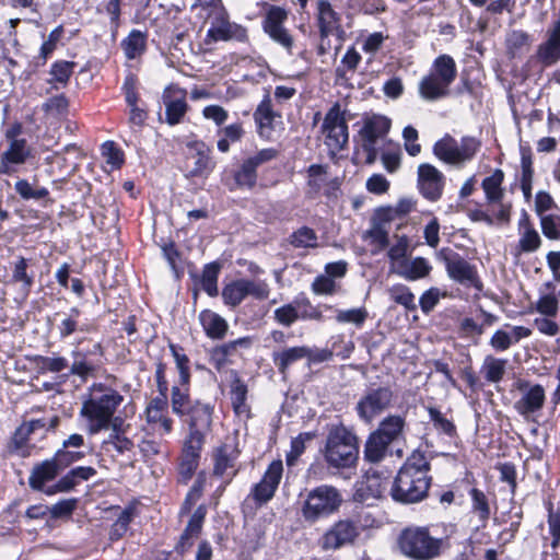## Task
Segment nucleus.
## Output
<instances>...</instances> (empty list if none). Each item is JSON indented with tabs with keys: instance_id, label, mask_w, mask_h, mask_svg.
Wrapping results in <instances>:
<instances>
[{
	"instance_id": "f03ea898",
	"label": "nucleus",
	"mask_w": 560,
	"mask_h": 560,
	"mask_svg": "<svg viewBox=\"0 0 560 560\" xmlns=\"http://www.w3.org/2000/svg\"><path fill=\"white\" fill-rule=\"evenodd\" d=\"M401 553L411 560H434L446 548L443 538L433 537L428 527L411 526L401 530L398 537Z\"/></svg>"
},
{
	"instance_id": "39448f33",
	"label": "nucleus",
	"mask_w": 560,
	"mask_h": 560,
	"mask_svg": "<svg viewBox=\"0 0 560 560\" xmlns=\"http://www.w3.org/2000/svg\"><path fill=\"white\" fill-rule=\"evenodd\" d=\"M481 147L479 140L465 136L458 142L451 135H445L433 145V154L442 162L453 166H463L471 161Z\"/></svg>"
},
{
	"instance_id": "4be33fe9",
	"label": "nucleus",
	"mask_w": 560,
	"mask_h": 560,
	"mask_svg": "<svg viewBox=\"0 0 560 560\" xmlns=\"http://www.w3.org/2000/svg\"><path fill=\"white\" fill-rule=\"evenodd\" d=\"M31 154L25 139H12L9 148L1 154L0 174L10 175L12 164H23Z\"/></svg>"
},
{
	"instance_id": "bf43d9fd",
	"label": "nucleus",
	"mask_w": 560,
	"mask_h": 560,
	"mask_svg": "<svg viewBox=\"0 0 560 560\" xmlns=\"http://www.w3.org/2000/svg\"><path fill=\"white\" fill-rule=\"evenodd\" d=\"M535 310L546 317H556L559 311V301L551 293L541 295L535 304Z\"/></svg>"
},
{
	"instance_id": "423d86ee",
	"label": "nucleus",
	"mask_w": 560,
	"mask_h": 560,
	"mask_svg": "<svg viewBox=\"0 0 560 560\" xmlns=\"http://www.w3.org/2000/svg\"><path fill=\"white\" fill-rule=\"evenodd\" d=\"M342 497L332 486L322 485L311 490L302 508L303 517L316 522L335 513L341 505Z\"/></svg>"
},
{
	"instance_id": "4c0bfd02",
	"label": "nucleus",
	"mask_w": 560,
	"mask_h": 560,
	"mask_svg": "<svg viewBox=\"0 0 560 560\" xmlns=\"http://www.w3.org/2000/svg\"><path fill=\"white\" fill-rule=\"evenodd\" d=\"M295 304H299V302L285 304L281 307H278L275 311V319L283 325V326H291L294 322H296L299 318H320V313L317 311H314L312 314H299L298 306Z\"/></svg>"
},
{
	"instance_id": "9b49d317",
	"label": "nucleus",
	"mask_w": 560,
	"mask_h": 560,
	"mask_svg": "<svg viewBox=\"0 0 560 560\" xmlns=\"http://www.w3.org/2000/svg\"><path fill=\"white\" fill-rule=\"evenodd\" d=\"M210 27L207 31V40L229 42L235 40L245 43L248 40L247 28L230 20L226 9L221 10L214 16L210 18Z\"/></svg>"
},
{
	"instance_id": "e2e57ef3",
	"label": "nucleus",
	"mask_w": 560,
	"mask_h": 560,
	"mask_svg": "<svg viewBox=\"0 0 560 560\" xmlns=\"http://www.w3.org/2000/svg\"><path fill=\"white\" fill-rule=\"evenodd\" d=\"M540 226L544 235L550 240L560 238V215L547 214L540 217Z\"/></svg>"
},
{
	"instance_id": "052dcab7",
	"label": "nucleus",
	"mask_w": 560,
	"mask_h": 560,
	"mask_svg": "<svg viewBox=\"0 0 560 560\" xmlns=\"http://www.w3.org/2000/svg\"><path fill=\"white\" fill-rule=\"evenodd\" d=\"M368 318V311L364 307L340 310L337 312L336 319L338 323H350L361 326Z\"/></svg>"
},
{
	"instance_id": "a19ab883",
	"label": "nucleus",
	"mask_w": 560,
	"mask_h": 560,
	"mask_svg": "<svg viewBox=\"0 0 560 560\" xmlns=\"http://www.w3.org/2000/svg\"><path fill=\"white\" fill-rule=\"evenodd\" d=\"M289 243L295 248L318 247V235L308 226H301L289 236Z\"/></svg>"
},
{
	"instance_id": "7c9ffc66",
	"label": "nucleus",
	"mask_w": 560,
	"mask_h": 560,
	"mask_svg": "<svg viewBox=\"0 0 560 560\" xmlns=\"http://www.w3.org/2000/svg\"><path fill=\"white\" fill-rule=\"evenodd\" d=\"M504 182V172L500 168L493 171V173L486 177L481 187L485 191L486 200L488 205H497L505 195L502 184Z\"/></svg>"
},
{
	"instance_id": "20e7f679",
	"label": "nucleus",
	"mask_w": 560,
	"mask_h": 560,
	"mask_svg": "<svg viewBox=\"0 0 560 560\" xmlns=\"http://www.w3.org/2000/svg\"><path fill=\"white\" fill-rule=\"evenodd\" d=\"M93 389L91 398L83 404L81 412L92 422V432H97L108 428L116 408L122 401V396L110 387H93Z\"/></svg>"
},
{
	"instance_id": "5fc2aeb1",
	"label": "nucleus",
	"mask_w": 560,
	"mask_h": 560,
	"mask_svg": "<svg viewBox=\"0 0 560 560\" xmlns=\"http://www.w3.org/2000/svg\"><path fill=\"white\" fill-rule=\"evenodd\" d=\"M389 295L397 304L402 305L409 311H415L417 305L415 303V295L410 289L405 284H395L389 290Z\"/></svg>"
},
{
	"instance_id": "72a5a7b5",
	"label": "nucleus",
	"mask_w": 560,
	"mask_h": 560,
	"mask_svg": "<svg viewBox=\"0 0 560 560\" xmlns=\"http://www.w3.org/2000/svg\"><path fill=\"white\" fill-rule=\"evenodd\" d=\"M121 49L127 59L132 60L140 57L147 48V34L132 30L120 43Z\"/></svg>"
},
{
	"instance_id": "0eeeda50",
	"label": "nucleus",
	"mask_w": 560,
	"mask_h": 560,
	"mask_svg": "<svg viewBox=\"0 0 560 560\" xmlns=\"http://www.w3.org/2000/svg\"><path fill=\"white\" fill-rule=\"evenodd\" d=\"M261 8L265 14L261 21V27L265 34L277 45L282 47L289 55L292 54L294 38L285 27L289 12L279 5L262 2Z\"/></svg>"
},
{
	"instance_id": "9d476101",
	"label": "nucleus",
	"mask_w": 560,
	"mask_h": 560,
	"mask_svg": "<svg viewBox=\"0 0 560 560\" xmlns=\"http://www.w3.org/2000/svg\"><path fill=\"white\" fill-rule=\"evenodd\" d=\"M83 340L78 342V347L72 349V363L69 368V374L78 376L82 383L88 382L89 377H94L101 365L103 357V347L100 342H94L91 348H80Z\"/></svg>"
},
{
	"instance_id": "a878e982",
	"label": "nucleus",
	"mask_w": 560,
	"mask_h": 560,
	"mask_svg": "<svg viewBox=\"0 0 560 560\" xmlns=\"http://www.w3.org/2000/svg\"><path fill=\"white\" fill-rule=\"evenodd\" d=\"M187 145L194 152L192 156L195 158L194 167L189 172L190 176L208 175L214 167L210 148L199 140L191 141Z\"/></svg>"
},
{
	"instance_id": "79ce46f5",
	"label": "nucleus",
	"mask_w": 560,
	"mask_h": 560,
	"mask_svg": "<svg viewBox=\"0 0 560 560\" xmlns=\"http://www.w3.org/2000/svg\"><path fill=\"white\" fill-rule=\"evenodd\" d=\"M14 189L23 200H42L49 196V190L46 187L31 184L26 179L16 180Z\"/></svg>"
},
{
	"instance_id": "0e129e2a",
	"label": "nucleus",
	"mask_w": 560,
	"mask_h": 560,
	"mask_svg": "<svg viewBox=\"0 0 560 560\" xmlns=\"http://www.w3.org/2000/svg\"><path fill=\"white\" fill-rule=\"evenodd\" d=\"M102 154L113 168H119L124 164V153L113 141L103 143Z\"/></svg>"
},
{
	"instance_id": "13d9d810",
	"label": "nucleus",
	"mask_w": 560,
	"mask_h": 560,
	"mask_svg": "<svg viewBox=\"0 0 560 560\" xmlns=\"http://www.w3.org/2000/svg\"><path fill=\"white\" fill-rule=\"evenodd\" d=\"M26 269L27 260L22 256L18 257L13 265L12 279L14 282H21L25 292L28 293L34 280L33 277L26 272Z\"/></svg>"
},
{
	"instance_id": "5701e85b",
	"label": "nucleus",
	"mask_w": 560,
	"mask_h": 560,
	"mask_svg": "<svg viewBox=\"0 0 560 560\" xmlns=\"http://www.w3.org/2000/svg\"><path fill=\"white\" fill-rule=\"evenodd\" d=\"M392 121L385 116L373 115L364 120L360 131L362 143H374L385 138L390 129Z\"/></svg>"
},
{
	"instance_id": "f8f14e48",
	"label": "nucleus",
	"mask_w": 560,
	"mask_h": 560,
	"mask_svg": "<svg viewBox=\"0 0 560 560\" xmlns=\"http://www.w3.org/2000/svg\"><path fill=\"white\" fill-rule=\"evenodd\" d=\"M167 389L168 387H160V394L151 399L145 409L148 424L161 436L173 430V420L168 417Z\"/></svg>"
},
{
	"instance_id": "2eb2a0df",
	"label": "nucleus",
	"mask_w": 560,
	"mask_h": 560,
	"mask_svg": "<svg viewBox=\"0 0 560 560\" xmlns=\"http://www.w3.org/2000/svg\"><path fill=\"white\" fill-rule=\"evenodd\" d=\"M359 535L360 528L357 522L349 518L340 520L324 534L320 546L324 550H336L352 544Z\"/></svg>"
},
{
	"instance_id": "f704fd0d",
	"label": "nucleus",
	"mask_w": 560,
	"mask_h": 560,
	"mask_svg": "<svg viewBox=\"0 0 560 560\" xmlns=\"http://www.w3.org/2000/svg\"><path fill=\"white\" fill-rule=\"evenodd\" d=\"M74 66L75 63L73 61L67 60L54 62L49 71L50 79L47 80L51 89L59 90L60 88H65L73 73Z\"/></svg>"
},
{
	"instance_id": "ddd939ff",
	"label": "nucleus",
	"mask_w": 560,
	"mask_h": 560,
	"mask_svg": "<svg viewBox=\"0 0 560 560\" xmlns=\"http://www.w3.org/2000/svg\"><path fill=\"white\" fill-rule=\"evenodd\" d=\"M59 423V418L54 416L49 419L40 418L31 421L23 422L18 427L10 441L11 452L20 453L24 447L27 446L30 436L32 434H38L39 439L45 438L46 433L54 430Z\"/></svg>"
},
{
	"instance_id": "37998d69",
	"label": "nucleus",
	"mask_w": 560,
	"mask_h": 560,
	"mask_svg": "<svg viewBox=\"0 0 560 560\" xmlns=\"http://www.w3.org/2000/svg\"><path fill=\"white\" fill-rule=\"evenodd\" d=\"M244 135L243 126L241 122L231 124L220 130L218 136L221 137L218 140V150L222 153H226L230 150V142H236L242 139Z\"/></svg>"
},
{
	"instance_id": "ea45409f",
	"label": "nucleus",
	"mask_w": 560,
	"mask_h": 560,
	"mask_svg": "<svg viewBox=\"0 0 560 560\" xmlns=\"http://www.w3.org/2000/svg\"><path fill=\"white\" fill-rule=\"evenodd\" d=\"M389 443L376 432L372 433L364 447V458L370 463L381 462L387 451Z\"/></svg>"
},
{
	"instance_id": "c03bdc74",
	"label": "nucleus",
	"mask_w": 560,
	"mask_h": 560,
	"mask_svg": "<svg viewBox=\"0 0 560 560\" xmlns=\"http://www.w3.org/2000/svg\"><path fill=\"white\" fill-rule=\"evenodd\" d=\"M404 424L405 421L401 417L390 416L381 422L376 433L390 444L400 435Z\"/></svg>"
},
{
	"instance_id": "338daca9",
	"label": "nucleus",
	"mask_w": 560,
	"mask_h": 560,
	"mask_svg": "<svg viewBox=\"0 0 560 560\" xmlns=\"http://www.w3.org/2000/svg\"><path fill=\"white\" fill-rule=\"evenodd\" d=\"M62 33V26H57L49 33L47 39L42 44L39 58L42 59L43 65L46 62L48 56L56 49L57 43L60 40Z\"/></svg>"
},
{
	"instance_id": "1a4fd4ad",
	"label": "nucleus",
	"mask_w": 560,
	"mask_h": 560,
	"mask_svg": "<svg viewBox=\"0 0 560 560\" xmlns=\"http://www.w3.org/2000/svg\"><path fill=\"white\" fill-rule=\"evenodd\" d=\"M339 103H335L326 113L322 132L325 136V144L332 153L345 149L349 140L348 124Z\"/></svg>"
},
{
	"instance_id": "69168bd1",
	"label": "nucleus",
	"mask_w": 560,
	"mask_h": 560,
	"mask_svg": "<svg viewBox=\"0 0 560 560\" xmlns=\"http://www.w3.org/2000/svg\"><path fill=\"white\" fill-rule=\"evenodd\" d=\"M170 349L172 351V354L175 359L176 368L179 373V380L183 385L187 384L189 382V359L185 353L182 352V349L177 348L175 345H171Z\"/></svg>"
},
{
	"instance_id": "c756f323",
	"label": "nucleus",
	"mask_w": 560,
	"mask_h": 560,
	"mask_svg": "<svg viewBox=\"0 0 560 560\" xmlns=\"http://www.w3.org/2000/svg\"><path fill=\"white\" fill-rule=\"evenodd\" d=\"M429 72L452 85L457 77V66L452 56L443 54L434 59Z\"/></svg>"
},
{
	"instance_id": "de8ad7c7",
	"label": "nucleus",
	"mask_w": 560,
	"mask_h": 560,
	"mask_svg": "<svg viewBox=\"0 0 560 560\" xmlns=\"http://www.w3.org/2000/svg\"><path fill=\"white\" fill-rule=\"evenodd\" d=\"M315 432H302L291 441L290 451L287 453V465L294 466L299 457L304 453L307 442L315 439Z\"/></svg>"
},
{
	"instance_id": "8fccbe9b",
	"label": "nucleus",
	"mask_w": 560,
	"mask_h": 560,
	"mask_svg": "<svg viewBox=\"0 0 560 560\" xmlns=\"http://www.w3.org/2000/svg\"><path fill=\"white\" fill-rule=\"evenodd\" d=\"M206 486V474L199 472L180 508V514L189 513L196 502L201 498Z\"/></svg>"
},
{
	"instance_id": "09e8293b",
	"label": "nucleus",
	"mask_w": 560,
	"mask_h": 560,
	"mask_svg": "<svg viewBox=\"0 0 560 560\" xmlns=\"http://www.w3.org/2000/svg\"><path fill=\"white\" fill-rule=\"evenodd\" d=\"M246 298L242 279L226 284L222 290V299L224 303L232 307L238 306Z\"/></svg>"
},
{
	"instance_id": "864d4df0",
	"label": "nucleus",
	"mask_w": 560,
	"mask_h": 560,
	"mask_svg": "<svg viewBox=\"0 0 560 560\" xmlns=\"http://www.w3.org/2000/svg\"><path fill=\"white\" fill-rule=\"evenodd\" d=\"M230 396L234 412L238 417L248 418L250 407L247 404V387H232Z\"/></svg>"
},
{
	"instance_id": "2f4dec72",
	"label": "nucleus",
	"mask_w": 560,
	"mask_h": 560,
	"mask_svg": "<svg viewBox=\"0 0 560 560\" xmlns=\"http://www.w3.org/2000/svg\"><path fill=\"white\" fill-rule=\"evenodd\" d=\"M306 353V346L290 347L280 351H275L272 353V361L279 372L281 374H285L292 364L305 359Z\"/></svg>"
},
{
	"instance_id": "4d7b16f0",
	"label": "nucleus",
	"mask_w": 560,
	"mask_h": 560,
	"mask_svg": "<svg viewBox=\"0 0 560 560\" xmlns=\"http://www.w3.org/2000/svg\"><path fill=\"white\" fill-rule=\"evenodd\" d=\"M428 412L435 430L451 438L456 434V427L454 423L446 419L439 409L435 407H429Z\"/></svg>"
},
{
	"instance_id": "bb28decb",
	"label": "nucleus",
	"mask_w": 560,
	"mask_h": 560,
	"mask_svg": "<svg viewBox=\"0 0 560 560\" xmlns=\"http://www.w3.org/2000/svg\"><path fill=\"white\" fill-rule=\"evenodd\" d=\"M520 389L525 388L522 397L515 401L514 408L522 416H528L539 409H541L545 401L544 387H518Z\"/></svg>"
},
{
	"instance_id": "473e14b6",
	"label": "nucleus",
	"mask_w": 560,
	"mask_h": 560,
	"mask_svg": "<svg viewBox=\"0 0 560 560\" xmlns=\"http://www.w3.org/2000/svg\"><path fill=\"white\" fill-rule=\"evenodd\" d=\"M432 267L423 257H416L412 260H404L399 265L398 275L406 280L413 281L427 277Z\"/></svg>"
},
{
	"instance_id": "412c9836",
	"label": "nucleus",
	"mask_w": 560,
	"mask_h": 560,
	"mask_svg": "<svg viewBox=\"0 0 560 560\" xmlns=\"http://www.w3.org/2000/svg\"><path fill=\"white\" fill-rule=\"evenodd\" d=\"M202 446L203 444H199L197 441H185L178 466L180 482L186 485L194 476L199 465Z\"/></svg>"
},
{
	"instance_id": "393cba45",
	"label": "nucleus",
	"mask_w": 560,
	"mask_h": 560,
	"mask_svg": "<svg viewBox=\"0 0 560 560\" xmlns=\"http://www.w3.org/2000/svg\"><path fill=\"white\" fill-rule=\"evenodd\" d=\"M451 85L438 79L430 72L421 78L418 84V92L421 98L434 102L450 95Z\"/></svg>"
},
{
	"instance_id": "58836bf2",
	"label": "nucleus",
	"mask_w": 560,
	"mask_h": 560,
	"mask_svg": "<svg viewBox=\"0 0 560 560\" xmlns=\"http://www.w3.org/2000/svg\"><path fill=\"white\" fill-rule=\"evenodd\" d=\"M81 311L78 307L70 308L68 314H65L63 318L58 325L59 337L66 339L75 331L88 332L90 331L89 325H79V316Z\"/></svg>"
},
{
	"instance_id": "680f3d73",
	"label": "nucleus",
	"mask_w": 560,
	"mask_h": 560,
	"mask_svg": "<svg viewBox=\"0 0 560 560\" xmlns=\"http://www.w3.org/2000/svg\"><path fill=\"white\" fill-rule=\"evenodd\" d=\"M173 411L176 413H185L189 411L190 405L188 396V387H173L172 392Z\"/></svg>"
},
{
	"instance_id": "6e6d98bb",
	"label": "nucleus",
	"mask_w": 560,
	"mask_h": 560,
	"mask_svg": "<svg viewBox=\"0 0 560 560\" xmlns=\"http://www.w3.org/2000/svg\"><path fill=\"white\" fill-rule=\"evenodd\" d=\"M242 282L245 288L246 296H252L258 301H264L269 298L270 288L265 280L242 279Z\"/></svg>"
},
{
	"instance_id": "c85d7f7f",
	"label": "nucleus",
	"mask_w": 560,
	"mask_h": 560,
	"mask_svg": "<svg viewBox=\"0 0 560 560\" xmlns=\"http://www.w3.org/2000/svg\"><path fill=\"white\" fill-rule=\"evenodd\" d=\"M199 320L206 335L211 339H222L229 328L226 320L210 310L200 312Z\"/></svg>"
},
{
	"instance_id": "6ab92c4d",
	"label": "nucleus",
	"mask_w": 560,
	"mask_h": 560,
	"mask_svg": "<svg viewBox=\"0 0 560 560\" xmlns=\"http://www.w3.org/2000/svg\"><path fill=\"white\" fill-rule=\"evenodd\" d=\"M240 456V450L234 442H224L213 451V475L217 477L228 476L230 482L237 474L234 469Z\"/></svg>"
},
{
	"instance_id": "4468645a",
	"label": "nucleus",
	"mask_w": 560,
	"mask_h": 560,
	"mask_svg": "<svg viewBox=\"0 0 560 560\" xmlns=\"http://www.w3.org/2000/svg\"><path fill=\"white\" fill-rule=\"evenodd\" d=\"M418 189L423 198L431 202L441 199L445 186V175L429 163L418 166Z\"/></svg>"
},
{
	"instance_id": "c9c22d12",
	"label": "nucleus",
	"mask_w": 560,
	"mask_h": 560,
	"mask_svg": "<svg viewBox=\"0 0 560 560\" xmlns=\"http://www.w3.org/2000/svg\"><path fill=\"white\" fill-rule=\"evenodd\" d=\"M532 43V36L525 31L513 30L506 34V50L513 58L521 56L525 50H528Z\"/></svg>"
},
{
	"instance_id": "e433bc0d",
	"label": "nucleus",
	"mask_w": 560,
	"mask_h": 560,
	"mask_svg": "<svg viewBox=\"0 0 560 560\" xmlns=\"http://www.w3.org/2000/svg\"><path fill=\"white\" fill-rule=\"evenodd\" d=\"M469 495L471 499V512L478 516L480 527L485 528L491 515L489 500L486 493L478 488H471Z\"/></svg>"
},
{
	"instance_id": "603ef678",
	"label": "nucleus",
	"mask_w": 560,
	"mask_h": 560,
	"mask_svg": "<svg viewBox=\"0 0 560 560\" xmlns=\"http://www.w3.org/2000/svg\"><path fill=\"white\" fill-rule=\"evenodd\" d=\"M219 271L220 266L215 262L208 264L203 268L201 276V288L210 296H215L218 294Z\"/></svg>"
},
{
	"instance_id": "dca6fc26",
	"label": "nucleus",
	"mask_w": 560,
	"mask_h": 560,
	"mask_svg": "<svg viewBox=\"0 0 560 560\" xmlns=\"http://www.w3.org/2000/svg\"><path fill=\"white\" fill-rule=\"evenodd\" d=\"M394 395L390 387H376L371 389L357 405L360 418L371 421L375 416L393 405Z\"/></svg>"
},
{
	"instance_id": "cd10ccee",
	"label": "nucleus",
	"mask_w": 560,
	"mask_h": 560,
	"mask_svg": "<svg viewBox=\"0 0 560 560\" xmlns=\"http://www.w3.org/2000/svg\"><path fill=\"white\" fill-rule=\"evenodd\" d=\"M60 469L54 458L46 459L32 469L28 485L32 489L42 491L45 483L55 479Z\"/></svg>"
},
{
	"instance_id": "3c124183",
	"label": "nucleus",
	"mask_w": 560,
	"mask_h": 560,
	"mask_svg": "<svg viewBox=\"0 0 560 560\" xmlns=\"http://www.w3.org/2000/svg\"><path fill=\"white\" fill-rule=\"evenodd\" d=\"M518 233L517 249L520 253H534L539 249L541 246V237L535 228H526V230Z\"/></svg>"
},
{
	"instance_id": "f3484780",
	"label": "nucleus",
	"mask_w": 560,
	"mask_h": 560,
	"mask_svg": "<svg viewBox=\"0 0 560 560\" xmlns=\"http://www.w3.org/2000/svg\"><path fill=\"white\" fill-rule=\"evenodd\" d=\"M282 472L283 465L281 460H273L269 464L261 480L250 491V495L257 505L261 506L273 498L281 481Z\"/></svg>"
},
{
	"instance_id": "f257e3e1",
	"label": "nucleus",
	"mask_w": 560,
	"mask_h": 560,
	"mask_svg": "<svg viewBox=\"0 0 560 560\" xmlns=\"http://www.w3.org/2000/svg\"><path fill=\"white\" fill-rule=\"evenodd\" d=\"M431 465L424 452L413 451L398 470L390 488V497L399 503H416L428 495L431 485Z\"/></svg>"
},
{
	"instance_id": "b1692460",
	"label": "nucleus",
	"mask_w": 560,
	"mask_h": 560,
	"mask_svg": "<svg viewBox=\"0 0 560 560\" xmlns=\"http://www.w3.org/2000/svg\"><path fill=\"white\" fill-rule=\"evenodd\" d=\"M340 15L334 10L328 0L317 2V25L322 39L329 37L338 27Z\"/></svg>"
},
{
	"instance_id": "a211bd4d",
	"label": "nucleus",
	"mask_w": 560,
	"mask_h": 560,
	"mask_svg": "<svg viewBox=\"0 0 560 560\" xmlns=\"http://www.w3.org/2000/svg\"><path fill=\"white\" fill-rule=\"evenodd\" d=\"M213 407L209 404L196 402L189 408V435L186 441H197L205 444L206 435L210 432Z\"/></svg>"
},
{
	"instance_id": "49530a36",
	"label": "nucleus",
	"mask_w": 560,
	"mask_h": 560,
	"mask_svg": "<svg viewBox=\"0 0 560 560\" xmlns=\"http://www.w3.org/2000/svg\"><path fill=\"white\" fill-rule=\"evenodd\" d=\"M506 360L487 357L482 364L481 372L490 383H499L505 372Z\"/></svg>"
},
{
	"instance_id": "a18cd8bd",
	"label": "nucleus",
	"mask_w": 560,
	"mask_h": 560,
	"mask_svg": "<svg viewBox=\"0 0 560 560\" xmlns=\"http://www.w3.org/2000/svg\"><path fill=\"white\" fill-rule=\"evenodd\" d=\"M235 185L238 188L252 189L257 183V170L245 159L234 173Z\"/></svg>"
},
{
	"instance_id": "774afa93",
	"label": "nucleus",
	"mask_w": 560,
	"mask_h": 560,
	"mask_svg": "<svg viewBox=\"0 0 560 560\" xmlns=\"http://www.w3.org/2000/svg\"><path fill=\"white\" fill-rule=\"evenodd\" d=\"M37 364L42 370L52 373H59L69 366V362L65 357H38Z\"/></svg>"
},
{
	"instance_id": "aec40b11",
	"label": "nucleus",
	"mask_w": 560,
	"mask_h": 560,
	"mask_svg": "<svg viewBox=\"0 0 560 560\" xmlns=\"http://www.w3.org/2000/svg\"><path fill=\"white\" fill-rule=\"evenodd\" d=\"M162 100L165 106L166 122L170 126L180 124L188 110L185 91L168 86L164 90Z\"/></svg>"
},
{
	"instance_id": "6e6552de",
	"label": "nucleus",
	"mask_w": 560,
	"mask_h": 560,
	"mask_svg": "<svg viewBox=\"0 0 560 560\" xmlns=\"http://www.w3.org/2000/svg\"><path fill=\"white\" fill-rule=\"evenodd\" d=\"M438 258L444 262L447 276L455 282L465 287H472L481 290L482 283L474 265L468 262L458 253L442 248L438 253Z\"/></svg>"
},
{
	"instance_id": "7ed1b4c3",
	"label": "nucleus",
	"mask_w": 560,
	"mask_h": 560,
	"mask_svg": "<svg viewBox=\"0 0 560 560\" xmlns=\"http://www.w3.org/2000/svg\"><path fill=\"white\" fill-rule=\"evenodd\" d=\"M324 458L329 467L350 468L359 458L357 436L343 425L332 427L326 439Z\"/></svg>"
}]
</instances>
